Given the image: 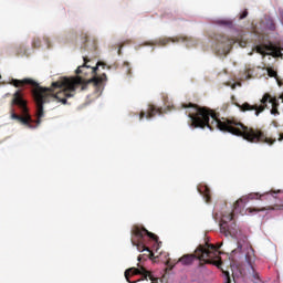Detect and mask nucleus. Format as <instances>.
<instances>
[{
    "mask_svg": "<svg viewBox=\"0 0 283 283\" xmlns=\"http://www.w3.org/2000/svg\"><path fill=\"white\" fill-rule=\"evenodd\" d=\"M84 64L78 66L75 71L77 76L75 77H61L56 82H53L50 87H42L32 78H23L17 80L12 78L9 82V85H13V87H25V85H31L33 87L32 94L36 107L35 120L32 119L30 115V109L28 108V101L23 97V92L18 90L13 93L11 98V118L12 120H17L21 123V125L27 126L29 129H36L39 125H41L42 119L45 118V111L43 109L44 103H50L52 98L62 103V105H67V98L74 97L76 90L81 87L82 92L87 90L88 85H93L95 88V94L101 96L103 94V90H105V83H107V74L103 73L102 75H96L98 67H103L105 70V63L97 62L95 67L87 65L90 60H87V55L83 56ZM85 70H90L93 77L90 80H85L78 74H87Z\"/></svg>",
    "mask_w": 283,
    "mask_h": 283,
    "instance_id": "nucleus-1",
    "label": "nucleus"
},
{
    "mask_svg": "<svg viewBox=\"0 0 283 283\" xmlns=\"http://www.w3.org/2000/svg\"><path fill=\"white\" fill-rule=\"evenodd\" d=\"M181 109H186V114L190 118V127L195 129L209 127L211 132L219 129V132L240 136L244 140H248V143H265L266 145H273L275 143V139L268 137L262 129L244 126L238 119L219 118L218 114L207 107L188 103L181 104Z\"/></svg>",
    "mask_w": 283,
    "mask_h": 283,
    "instance_id": "nucleus-2",
    "label": "nucleus"
},
{
    "mask_svg": "<svg viewBox=\"0 0 283 283\" xmlns=\"http://www.w3.org/2000/svg\"><path fill=\"white\" fill-rule=\"evenodd\" d=\"M220 245L206 243L205 245H199L195 254H186L179 259V262L185 266H189V264H193L195 260H199L200 266L203 264H214L218 266V260L220 256L218 255V250Z\"/></svg>",
    "mask_w": 283,
    "mask_h": 283,
    "instance_id": "nucleus-3",
    "label": "nucleus"
},
{
    "mask_svg": "<svg viewBox=\"0 0 283 283\" xmlns=\"http://www.w3.org/2000/svg\"><path fill=\"white\" fill-rule=\"evenodd\" d=\"M132 235L133 247H136L137 251H148V253H150V258H154V252H151V250H149V248L145 245V235H147L154 242H158V235L138 226L133 227Z\"/></svg>",
    "mask_w": 283,
    "mask_h": 283,
    "instance_id": "nucleus-4",
    "label": "nucleus"
},
{
    "mask_svg": "<svg viewBox=\"0 0 283 283\" xmlns=\"http://www.w3.org/2000/svg\"><path fill=\"white\" fill-rule=\"evenodd\" d=\"M268 103H271V105L275 107V103H277V99L275 97H271V94L266 93L261 99V105H251L248 102L243 104L234 103V105L240 109V112H254L255 116H260V114H262V112L266 109Z\"/></svg>",
    "mask_w": 283,
    "mask_h": 283,
    "instance_id": "nucleus-5",
    "label": "nucleus"
},
{
    "mask_svg": "<svg viewBox=\"0 0 283 283\" xmlns=\"http://www.w3.org/2000/svg\"><path fill=\"white\" fill-rule=\"evenodd\" d=\"M138 268H129L125 271L124 275L128 283L140 282V280H150L154 282L156 280L154 274L149 272L145 266L137 264Z\"/></svg>",
    "mask_w": 283,
    "mask_h": 283,
    "instance_id": "nucleus-6",
    "label": "nucleus"
},
{
    "mask_svg": "<svg viewBox=\"0 0 283 283\" xmlns=\"http://www.w3.org/2000/svg\"><path fill=\"white\" fill-rule=\"evenodd\" d=\"M235 211H238V209L234 208L232 212H226L221 216L219 224L221 233L226 235H238V224H235L233 220Z\"/></svg>",
    "mask_w": 283,
    "mask_h": 283,
    "instance_id": "nucleus-7",
    "label": "nucleus"
},
{
    "mask_svg": "<svg viewBox=\"0 0 283 283\" xmlns=\"http://www.w3.org/2000/svg\"><path fill=\"white\" fill-rule=\"evenodd\" d=\"M217 46L216 51L218 56H227L231 52V48L238 42L235 39H229L224 35H218L216 38Z\"/></svg>",
    "mask_w": 283,
    "mask_h": 283,
    "instance_id": "nucleus-8",
    "label": "nucleus"
},
{
    "mask_svg": "<svg viewBox=\"0 0 283 283\" xmlns=\"http://www.w3.org/2000/svg\"><path fill=\"white\" fill-rule=\"evenodd\" d=\"M258 54H268L270 56L280 57L282 56V48L273 44L269 41L268 44H259L254 48Z\"/></svg>",
    "mask_w": 283,
    "mask_h": 283,
    "instance_id": "nucleus-9",
    "label": "nucleus"
},
{
    "mask_svg": "<svg viewBox=\"0 0 283 283\" xmlns=\"http://www.w3.org/2000/svg\"><path fill=\"white\" fill-rule=\"evenodd\" d=\"M276 193H282V190H277V191L271 190V191L261 193L259 197V200H261V202L268 201L270 202V205H272V202H275V200H277Z\"/></svg>",
    "mask_w": 283,
    "mask_h": 283,
    "instance_id": "nucleus-10",
    "label": "nucleus"
},
{
    "mask_svg": "<svg viewBox=\"0 0 283 283\" xmlns=\"http://www.w3.org/2000/svg\"><path fill=\"white\" fill-rule=\"evenodd\" d=\"M260 192H251L248 196L240 198L235 201L234 209H238V207H240V203L247 205L249 200H260Z\"/></svg>",
    "mask_w": 283,
    "mask_h": 283,
    "instance_id": "nucleus-11",
    "label": "nucleus"
},
{
    "mask_svg": "<svg viewBox=\"0 0 283 283\" xmlns=\"http://www.w3.org/2000/svg\"><path fill=\"white\" fill-rule=\"evenodd\" d=\"M156 114H160V108H157L154 105H149L147 113L140 112L139 120H143L144 118H154V116H156Z\"/></svg>",
    "mask_w": 283,
    "mask_h": 283,
    "instance_id": "nucleus-12",
    "label": "nucleus"
},
{
    "mask_svg": "<svg viewBox=\"0 0 283 283\" xmlns=\"http://www.w3.org/2000/svg\"><path fill=\"white\" fill-rule=\"evenodd\" d=\"M282 209H283V206L270 205L262 208H248L247 211H249L250 213H253V211L255 213H260V211H275V210H282Z\"/></svg>",
    "mask_w": 283,
    "mask_h": 283,
    "instance_id": "nucleus-13",
    "label": "nucleus"
},
{
    "mask_svg": "<svg viewBox=\"0 0 283 283\" xmlns=\"http://www.w3.org/2000/svg\"><path fill=\"white\" fill-rule=\"evenodd\" d=\"M198 191L201 196H203L206 202H211V189L208 186L201 185L198 187Z\"/></svg>",
    "mask_w": 283,
    "mask_h": 283,
    "instance_id": "nucleus-14",
    "label": "nucleus"
},
{
    "mask_svg": "<svg viewBox=\"0 0 283 283\" xmlns=\"http://www.w3.org/2000/svg\"><path fill=\"white\" fill-rule=\"evenodd\" d=\"M178 41H189V38H187V36H179V38H176V39H174V38H164V39H160L158 41V45L165 46V45H167V43H171V42L176 43Z\"/></svg>",
    "mask_w": 283,
    "mask_h": 283,
    "instance_id": "nucleus-15",
    "label": "nucleus"
},
{
    "mask_svg": "<svg viewBox=\"0 0 283 283\" xmlns=\"http://www.w3.org/2000/svg\"><path fill=\"white\" fill-rule=\"evenodd\" d=\"M217 25H223L224 28H229L230 30H232L233 20H230V19L217 20Z\"/></svg>",
    "mask_w": 283,
    "mask_h": 283,
    "instance_id": "nucleus-16",
    "label": "nucleus"
},
{
    "mask_svg": "<svg viewBox=\"0 0 283 283\" xmlns=\"http://www.w3.org/2000/svg\"><path fill=\"white\" fill-rule=\"evenodd\" d=\"M268 75L271 77V78H275L276 82H277V85L279 87H282L283 83L282 81H280V77L277 76V72L273 69H268Z\"/></svg>",
    "mask_w": 283,
    "mask_h": 283,
    "instance_id": "nucleus-17",
    "label": "nucleus"
},
{
    "mask_svg": "<svg viewBox=\"0 0 283 283\" xmlns=\"http://www.w3.org/2000/svg\"><path fill=\"white\" fill-rule=\"evenodd\" d=\"M32 46L33 48H41V39L34 38L32 41Z\"/></svg>",
    "mask_w": 283,
    "mask_h": 283,
    "instance_id": "nucleus-18",
    "label": "nucleus"
},
{
    "mask_svg": "<svg viewBox=\"0 0 283 283\" xmlns=\"http://www.w3.org/2000/svg\"><path fill=\"white\" fill-rule=\"evenodd\" d=\"M87 39H90V35L87 33H82V41H84L85 44L87 43ZM85 48H87V44L84 45V50Z\"/></svg>",
    "mask_w": 283,
    "mask_h": 283,
    "instance_id": "nucleus-19",
    "label": "nucleus"
},
{
    "mask_svg": "<svg viewBox=\"0 0 283 283\" xmlns=\"http://www.w3.org/2000/svg\"><path fill=\"white\" fill-rule=\"evenodd\" d=\"M268 28H269V30L274 31V30H275V22H273V20H271V21L268 23Z\"/></svg>",
    "mask_w": 283,
    "mask_h": 283,
    "instance_id": "nucleus-20",
    "label": "nucleus"
},
{
    "mask_svg": "<svg viewBox=\"0 0 283 283\" xmlns=\"http://www.w3.org/2000/svg\"><path fill=\"white\" fill-rule=\"evenodd\" d=\"M226 275V282L224 283H231V275H229V272H224Z\"/></svg>",
    "mask_w": 283,
    "mask_h": 283,
    "instance_id": "nucleus-21",
    "label": "nucleus"
},
{
    "mask_svg": "<svg viewBox=\"0 0 283 283\" xmlns=\"http://www.w3.org/2000/svg\"><path fill=\"white\" fill-rule=\"evenodd\" d=\"M247 17H249V11L244 10L240 15V19H247Z\"/></svg>",
    "mask_w": 283,
    "mask_h": 283,
    "instance_id": "nucleus-22",
    "label": "nucleus"
},
{
    "mask_svg": "<svg viewBox=\"0 0 283 283\" xmlns=\"http://www.w3.org/2000/svg\"><path fill=\"white\" fill-rule=\"evenodd\" d=\"M245 45H247V42H243V43L240 42V46H241V48H245Z\"/></svg>",
    "mask_w": 283,
    "mask_h": 283,
    "instance_id": "nucleus-23",
    "label": "nucleus"
},
{
    "mask_svg": "<svg viewBox=\"0 0 283 283\" xmlns=\"http://www.w3.org/2000/svg\"><path fill=\"white\" fill-rule=\"evenodd\" d=\"M124 65H127V67H129V63L125 62Z\"/></svg>",
    "mask_w": 283,
    "mask_h": 283,
    "instance_id": "nucleus-24",
    "label": "nucleus"
},
{
    "mask_svg": "<svg viewBox=\"0 0 283 283\" xmlns=\"http://www.w3.org/2000/svg\"><path fill=\"white\" fill-rule=\"evenodd\" d=\"M128 74H132V69H128Z\"/></svg>",
    "mask_w": 283,
    "mask_h": 283,
    "instance_id": "nucleus-25",
    "label": "nucleus"
},
{
    "mask_svg": "<svg viewBox=\"0 0 283 283\" xmlns=\"http://www.w3.org/2000/svg\"><path fill=\"white\" fill-rule=\"evenodd\" d=\"M279 140H283V135H281V138Z\"/></svg>",
    "mask_w": 283,
    "mask_h": 283,
    "instance_id": "nucleus-26",
    "label": "nucleus"
},
{
    "mask_svg": "<svg viewBox=\"0 0 283 283\" xmlns=\"http://www.w3.org/2000/svg\"><path fill=\"white\" fill-rule=\"evenodd\" d=\"M138 262H140V255L138 256Z\"/></svg>",
    "mask_w": 283,
    "mask_h": 283,
    "instance_id": "nucleus-27",
    "label": "nucleus"
},
{
    "mask_svg": "<svg viewBox=\"0 0 283 283\" xmlns=\"http://www.w3.org/2000/svg\"><path fill=\"white\" fill-rule=\"evenodd\" d=\"M93 50H96V46H95V45L93 46Z\"/></svg>",
    "mask_w": 283,
    "mask_h": 283,
    "instance_id": "nucleus-28",
    "label": "nucleus"
},
{
    "mask_svg": "<svg viewBox=\"0 0 283 283\" xmlns=\"http://www.w3.org/2000/svg\"><path fill=\"white\" fill-rule=\"evenodd\" d=\"M118 54H120V49L118 50Z\"/></svg>",
    "mask_w": 283,
    "mask_h": 283,
    "instance_id": "nucleus-29",
    "label": "nucleus"
}]
</instances>
